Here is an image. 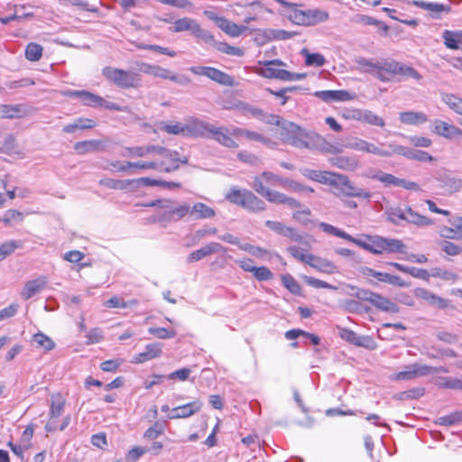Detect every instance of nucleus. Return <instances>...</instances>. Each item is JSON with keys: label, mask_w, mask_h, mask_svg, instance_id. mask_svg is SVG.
I'll return each mask as SVG.
<instances>
[{"label": "nucleus", "mask_w": 462, "mask_h": 462, "mask_svg": "<svg viewBox=\"0 0 462 462\" xmlns=\"http://www.w3.org/2000/svg\"><path fill=\"white\" fill-rule=\"evenodd\" d=\"M208 78L217 82L218 84L227 87L234 86L235 80L228 74L212 67H209V69H208Z\"/></svg>", "instance_id": "a19ab883"}, {"label": "nucleus", "mask_w": 462, "mask_h": 462, "mask_svg": "<svg viewBox=\"0 0 462 462\" xmlns=\"http://www.w3.org/2000/svg\"><path fill=\"white\" fill-rule=\"evenodd\" d=\"M314 96L324 102L348 101L355 98V95L346 90H321L316 91Z\"/></svg>", "instance_id": "aec40b11"}, {"label": "nucleus", "mask_w": 462, "mask_h": 462, "mask_svg": "<svg viewBox=\"0 0 462 462\" xmlns=\"http://www.w3.org/2000/svg\"><path fill=\"white\" fill-rule=\"evenodd\" d=\"M433 132L447 139H457L462 137V130L460 128L441 120L434 121Z\"/></svg>", "instance_id": "f3484780"}, {"label": "nucleus", "mask_w": 462, "mask_h": 462, "mask_svg": "<svg viewBox=\"0 0 462 462\" xmlns=\"http://www.w3.org/2000/svg\"><path fill=\"white\" fill-rule=\"evenodd\" d=\"M265 226L274 233L290 238L291 240L299 243L300 245L310 246L309 236L299 234L293 227L287 226L279 221H265Z\"/></svg>", "instance_id": "9b49d317"}, {"label": "nucleus", "mask_w": 462, "mask_h": 462, "mask_svg": "<svg viewBox=\"0 0 462 462\" xmlns=\"http://www.w3.org/2000/svg\"><path fill=\"white\" fill-rule=\"evenodd\" d=\"M284 180H287V178L280 177L271 171H263L260 175L253 178L251 187L256 193L263 197L270 203L283 204L291 208H300L301 205L297 199L277 190L270 189L264 186V183H266L273 186L279 185L284 188Z\"/></svg>", "instance_id": "f03ea898"}, {"label": "nucleus", "mask_w": 462, "mask_h": 462, "mask_svg": "<svg viewBox=\"0 0 462 462\" xmlns=\"http://www.w3.org/2000/svg\"><path fill=\"white\" fill-rule=\"evenodd\" d=\"M22 246L20 241L10 240L0 245V261L10 255L15 249Z\"/></svg>", "instance_id": "680f3d73"}, {"label": "nucleus", "mask_w": 462, "mask_h": 462, "mask_svg": "<svg viewBox=\"0 0 462 462\" xmlns=\"http://www.w3.org/2000/svg\"><path fill=\"white\" fill-rule=\"evenodd\" d=\"M210 44L214 45L216 49L223 53L242 57L244 55V51L238 47L231 46L226 42H217L215 40Z\"/></svg>", "instance_id": "13d9d810"}, {"label": "nucleus", "mask_w": 462, "mask_h": 462, "mask_svg": "<svg viewBox=\"0 0 462 462\" xmlns=\"http://www.w3.org/2000/svg\"><path fill=\"white\" fill-rule=\"evenodd\" d=\"M285 64L280 60H272L264 62V68H262L258 73L267 79H275L277 71L280 69L274 68V66H284Z\"/></svg>", "instance_id": "c03bdc74"}, {"label": "nucleus", "mask_w": 462, "mask_h": 462, "mask_svg": "<svg viewBox=\"0 0 462 462\" xmlns=\"http://www.w3.org/2000/svg\"><path fill=\"white\" fill-rule=\"evenodd\" d=\"M400 121L404 125H416L427 122L428 117L422 112L407 111L400 114Z\"/></svg>", "instance_id": "e433bc0d"}, {"label": "nucleus", "mask_w": 462, "mask_h": 462, "mask_svg": "<svg viewBox=\"0 0 462 462\" xmlns=\"http://www.w3.org/2000/svg\"><path fill=\"white\" fill-rule=\"evenodd\" d=\"M343 195L346 197L360 198L365 199H369L371 198V193L369 191L354 186L349 179L347 180V184Z\"/></svg>", "instance_id": "5fc2aeb1"}, {"label": "nucleus", "mask_w": 462, "mask_h": 462, "mask_svg": "<svg viewBox=\"0 0 462 462\" xmlns=\"http://www.w3.org/2000/svg\"><path fill=\"white\" fill-rule=\"evenodd\" d=\"M367 241L355 238L353 244L362 247L363 249L374 254H383L402 253L404 245L399 239L386 238L379 236H366Z\"/></svg>", "instance_id": "20e7f679"}, {"label": "nucleus", "mask_w": 462, "mask_h": 462, "mask_svg": "<svg viewBox=\"0 0 462 462\" xmlns=\"http://www.w3.org/2000/svg\"><path fill=\"white\" fill-rule=\"evenodd\" d=\"M387 219L394 224L401 225L402 221L406 220L407 207L402 208L401 207H390L386 209Z\"/></svg>", "instance_id": "37998d69"}, {"label": "nucleus", "mask_w": 462, "mask_h": 462, "mask_svg": "<svg viewBox=\"0 0 462 462\" xmlns=\"http://www.w3.org/2000/svg\"><path fill=\"white\" fill-rule=\"evenodd\" d=\"M161 130L170 134L187 136L186 124L180 122L163 123L161 126Z\"/></svg>", "instance_id": "09e8293b"}, {"label": "nucleus", "mask_w": 462, "mask_h": 462, "mask_svg": "<svg viewBox=\"0 0 462 462\" xmlns=\"http://www.w3.org/2000/svg\"><path fill=\"white\" fill-rule=\"evenodd\" d=\"M357 69L363 73H369L383 82L392 80L394 76L420 80L421 75L412 67L390 60H374L356 58Z\"/></svg>", "instance_id": "f257e3e1"}, {"label": "nucleus", "mask_w": 462, "mask_h": 462, "mask_svg": "<svg viewBox=\"0 0 462 462\" xmlns=\"http://www.w3.org/2000/svg\"><path fill=\"white\" fill-rule=\"evenodd\" d=\"M439 386L447 389L462 390V379L454 377H440Z\"/></svg>", "instance_id": "69168bd1"}, {"label": "nucleus", "mask_w": 462, "mask_h": 462, "mask_svg": "<svg viewBox=\"0 0 462 462\" xmlns=\"http://www.w3.org/2000/svg\"><path fill=\"white\" fill-rule=\"evenodd\" d=\"M134 180H115L111 178H105L99 180V184L112 189H126Z\"/></svg>", "instance_id": "de8ad7c7"}, {"label": "nucleus", "mask_w": 462, "mask_h": 462, "mask_svg": "<svg viewBox=\"0 0 462 462\" xmlns=\"http://www.w3.org/2000/svg\"><path fill=\"white\" fill-rule=\"evenodd\" d=\"M189 217L192 219H206L215 217V210L204 203L198 202L192 207L189 206Z\"/></svg>", "instance_id": "7c9ffc66"}, {"label": "nucleus", "mask_w": 462, "mask_h": 462, "mask_svg": "<svg viewBox=\"0 0 462 462\" xmlns=\"http://www.w3.org/2000/svg\"><path fill=\"white\" fill-rule=\"evenodd\" d=\"M42 56V47L34 42H30L25 49V58L30 61H37Z\"/></svg>", "instance_id": "bf43d9fd"}, {"label": "nucleus", "mask_w": 462, "mask_h": 462, "mask_svg": "<svg viewBox=\"0 0 462 462\" xmlns=\"http://www.w3.org/2000/svg\"><path fill=\"white\" fill-rule=\"evenodd\" d=\"M443 39L445 45L448 49L457 50L462 49V32L445 31L443 32Z\"/></svg>", "instance_id": "79ce46f5"}, {"label": "nucleus", "mask_w": 462, "mask_h": 462, "mask_svg": "<svg viewBox=\"0 0 462 462\" xmlns=\"http://www.w3.org/2000/svg\"><path fill=\"white\" fill-rule=\"evenodd\" d=\"M284 188L288 189L294 192L299 193H313L314 189L309 186H305L300 182L294 181L289 178H287V180L283 181Z\"/></svg>", "instance_id": "e2e57ef3"}, {"label": "nucleus", "mask_w": 462, "mask_h": 462, "mask_svg": "<svg viewBox=\"0 0 462 462\" xmlns=\"http://www.w3.org/2000/svg\"><path fill=\"white\" fill-rule=\"evenodd\" d=\"M313 150H318L326 153L337 154L344 152V144L330 143L327 142L323 136L315 133L310 151Z\"/></svg>", "instance_id": "a211bd4d"}, {"label": "nucleus", "mask_w": 462, "mask_h": 462, "mask_svg": "<svg viewBox=\"0 0 462 462\" xmlns=\"http://www.w3.org/2000/svg\"><path fill=\"white\" fill-rule=\"evenodd\" d=\"M319 227L322 229V231H324L329 235L343 238L348 242L353 243L355 240L354 236H350L349 234L346 233L345 231H343L332 225L322 222L319 224Z\"/></svg>", "instance_id": "6e6d98bb"}, {"label": "nucleus", "mask_w": 462, "mask_h": 462, "mask_svg": "<svg viewBox=\"0 0 462 462\" xmlns=\"http://www.w3.org/2000/svg\"><path fill=\"white\" fill-rule=\"evenodd\" d=\"M283 129L279 132L280 139L283 143L299 149H311L315 135L314 132H309L290 121L283 123Z\"/></svg>", "instance_id": "39448f33"}, {"label": "nucleus", "mask_w": 462, "mask_h": 462, "mask_svg": "<svg viewBox=\"0 0 462 462\" xmlns=\"http://www.w3.org/2000/svg\"><path fill=\"white\" fill-rule=\"evenodd\" d=\"M301 173L308 179L321 184L330 185L334 173L328 171L304 169Z\"/></svg>", "instance_id": "c85d7f7f"}, {"label": "nucleus", "mask_w": 462, "mask_h": 462, "mask_svg": "<svg viewBox=\"0 0 462 462\" xmlns=\"http://www.w3.org/2000/svg\"><path fill=\"white\" fill-rule=\"evenodd\" d=\"M186 127L187 136L209 138L213 125L197 118H190Z\"/></svg>", "instance_id": "2eb2a0df"}, {"label": "nucleus", "mask_w": 462, "mask_h": 462, "mask_svg": "<svg viewBox=\"0 0 462 462\" xmlns=\"http://www.w3.org/2000/svg\"><path fill=\"white\" fill-rule=\"evenodd\" d=\"M102 75L106 80L120 88H137L141 85L140 74L132 70L106 66L102 69Z\"/></svg>", "instance_id": "423d86ee"}, {"label": "nucleus", "mask_w": 462, "mask_h": 462, "mask_svg": "<svg viewBox=\"0 0 462 462\" xmlns=\"http://www.w3.org/2000/svg\"><path fill=\"white\" fill-rule=\"evenodd\" d=\"M231 203L238 205L252 212H262L266 209V204L248 189L233 188L226 196Z\"/></svg>", "instance_id": "0eeeda50"}, {"label": "nucleus", "mask_w": 462, "mask_h": 462, "mask_svg": "<svg viewBox=\"0 0 462 462\" xmlns=\"http://www.w3.org/2000/svg\"><path fill=\"white\" fill-rule=\"evenodd\" d=\"M440 187L445 189L446 192L454 193L458 191L462 187V180L454 177L444 176L439 179Z\"/></svg>", "instance_id": "8fccbe9b"}, {"label": "nucleus", "mask_w": 462, "mask_h": 462, "mask_svg": "<svg viewBox=\"0 0 462 462\" xmlns=\"http://www.w3.org/2000/svg\"><path fill=\"white\" fill-rule=\"evenodd\" d=\"M406 223L414 225L417 226H429L433 225V221L414 211L411 207H407V214H406Z\"/></svg>", "instance_id": "4c0bfd02"}, {"label": "nucleus", "mask_w": 462, "mask_h": 462, "mask_svg": "<svg viewBox=\"0 0 462 462\" xmlns=\"http://www.w3.org/2000/svg\"><path fill=\"white\" fill-rule=\"evenodd\" d=\"M250 112L256 117H259L261 120L265 122L269 125H274L279 126V131L283 129V123H288L289 121L284 120L283 118L280 117L279 116L273 115V114H263L262 110L253 108L250 110Z\"/></svg>", "instance_id": "58836bf2"}, {"label": "nucleus", "mask_w": 462, "mask_h": 462, "mask_svg": "<svg viewBox=\"0 0 462 462\" xmlns=\"http://www.w3.org/2000/svg\"><path fill=\"white\" fill-rule=\"evenodd\" d=\"M352 22L356 24L362 25H378L384 32L388 31V26L375 20L374 18L365 14H356L352 18Z\"/></svg>", "instance_id": "864d4df0"}, {"label": "nucleus", "mask_w": 462, "mask_h": 462, "mask_svg": "<svg viewBox=\"0 0 462 462\" xmlns=\"http://www.w3.org/2000/svg\"><path fill=\"white\" fill-rule=\"evenodd\" d=\"M153 77L160 78L162 79H170L173 82H177L181 85H187L189 83V78L186 76H177L174 73H172L171 70L160 67L158 65H155L154 71L152 73Z\"/></svg>", "instance_id": "2f4dec72"}, {"label": "nucleus", "mask_w": 462, "mask_h": 462, "mask_svg": "<svg viewBox=\"0 0 462 462\" xmlns=\"http://www.w3.org/2000/svg\"><path fill=\"white\" fill-rule=\"evenodd\" d=\"M371 303L377 309L385 312L398 313L400 311V308L395 303L378 293L374 295Z\"/></svg>", "instance_id": "473e14b6"}, {"label": "nucleus", "mask_w": 462, "mask_h": 462, "mask_svg": "<svg viewBox=\"0 0 462 462\" xmlns=\"http://www.w3.org/2000/svg\"><path fill=\"white\" fill-rule=\"evenodd\" d=\"M282 6L289 7L291 10L288 14V18L296 24L308 26L307 12L296 9L293 4L285 0H276Z\"/></svg>", "instance_id": "bb28decb"}, {"label": "nucleus", "mask_w": 462, "mask_h": 462, "mask_svg": "<svg viewBox=\"0 0 462 462\" xmlns=\"http://www.w3.org/2000/svg\"><path fill=\"white\" fill-rule=\"evenodd\" d=\"M395 154L402 155L408 159L415 160L418 162H432L433 157L427 152L421 150H414L396 143L393 146Z\"/></svg>", "instance_id": "412c9836"}, {"label": "nucleus", "mask_w": 462, "mask_h": 462, "mask_svg": "<svg viewBox=\"0 0 462 462\" xmlns=\"http://www.w3.org/2000/svg\"><path fill=\"white\" fill-rule=\"evenodd\" d=\"M124 155L131 158H149L154 156L165 158L169 160L171 165L165 166L164 164L160 167L161 171L167 173L177 171L180 168V163L188 164L189 162L188 157L180 156L177 151L153 144L128 147L125 149V153Z\"/></svg>", "instance_id": "7ed1b4c3"}, {"label": "nucleus", "mask_w": 462, "mask_h": 462, "mask_svg": "<svg viewBox=\"0 0 462 462\" xmlns=\"http://www.w3.org/2000/svg\"><path fill=\"white\" fill-rule=\"evenodd\" d=\"M443 101L456 113L462 116V98L455 95H446Z\"/></svg>", "instance_id": "338daca9"}, {"label": "nucleus", "mask_w": 462, "mask_h": 462, "mask_svg": "<svg viewBox=\"0 0 462 462\" xmlns=\"http://www.w3.org/2000/svg\"><path fill=\"white\" fill-rule=\"evenodd\" d=\"M106 146L102 140H88L78 142L74 144V150L79 154H85L88 152H94L97 151H104Z\"/></svg>", "instance_id": "a878e982"}, {"label": "nucleus", "mask_w": 462, "mask_h": 462, "mask_svg": "<svg viewBox=\"0 0 462 462\" xmlns=\"http://www.w3.org/2000/svg\"><path fill=\"white\" fill-rule=\"evenodd\" d=\"M332 166L343 171H355L358 168V160L354 156H337L329 159Z\"/></svg>", "instance_id": "c756f323"}, {"label": "nucleus", "mask_w": 462, "mask_h": 462, "mask_svg": "<svg viewBox=\"0 0 462 462\" xmlns=\"http://www.w3.org/2000/svg\"><path fill=\"white\" fill-rule=\"evenodd\" d=\"M361 122H365L366 124L381 127L384 126L385 125L384 120L382 117H380L379 116H377L376 114L373 113L370 110L362 111Z\"/></svg>", "instance_id": "052dcab7"}, {"label": "nucleus", "mask_w": 462, "mask_h": 462, "mask_svg": "<svg viewBox=\"0 0 462 462\" xmlns=\"http://www.w3.org/2000/svg\"><path fill=\"white\" fill-rule=\"evenodd\" d=\"M138 301L136 300H132L129 301H125L122 298L117 296H113L108 300L104 303V306L106 308H131L137 306Z\"/></svg>", "instance_id": "4d7b16f0"}, {"label": "nucleus", "mask_w": 462, "mask_h": 462, "mask_svg": "<svg viewBox=\"0 0 462 462\" xmlns=\"http://www.w3.org/2000/svg\"><path fill=\"white\" fill-rule=\"evenodd\" d=\"M30 115V109L25 105H0V117L22 118Z\"/></svg>", "instance_id": "5701e85b"}, {"label": "nucleus", "mask_w": 462, "mask_h": 462, "mask_svg": "<svg viewBox=\"0 0 462 462\" xmlns=\"http://www.w3.org/2000/svg\"><path fill=\"white\" fill-rule=\"evenodd\" d=\"M307 12L308 26L325 22L328 19V13L319 9H309Z\"/></svg>", "instance_id": "3c124183"}, {"label": "nucleus", "mask_w": 462, "mask_h": 462, "mask_svg": "<svg viewBox=\"0 0 462 462\" xmlns=\"http://www.w3.org/2000/svg\"><path fill=\"white\" fill-rule=\"evenodd\" d=\"M209 138H213L218 143L227 148H237L238 143L231 137L229 128L217 127L213 125Z\"/></svg>", "instance_id": "4be33fe9"}, {"label": "nucleus", "mask_w": 462, "mask_h": 462, "mask_svg": "<svg viewBox=\"0 0 462 462\" xmlns=\"http://www.w3.org/2000/svg\"><path fill=\"white\" fill-rule=\"evenodd\" d=\"M217 26L231 37H238L247 29L245 26L237 25L224 17L217 21Z\"/></svg>", "instance_id": "72a5a7b5"}, {"label": "nucleus", "mask_w": 462, "mask_h": 462, "mask_svg": "<svg viewBox=\"0 0 462 462\" xmlns=\"http://www.w3.org/2000/svg\"><path fill=\"white\" fill-rule=\"evenodd\" d=\"M164 161H162L161 162L153 161H147V162H125V165H121L119 170L120 171H127L129 169H137L140 171H147V170H157L159 166H163Z\"/></svg>", "instance_id": "c9c22d12"}, {"label": "nucleus", "mask_w": 462, "mask_h": 462, "mask_svg": "<svg viewBox=\"0 0 462 462\" xmlns=\"http://www.w3.org/2000/svg\"><path fill=\"white\" fill-rule=\"evenodd\" d=\"M310 246L307 248L306 245H300L301 247L296 245H291L287 248V252L295 259L302 262L306 264H310V258H312V254H307V252L311 248L310 237Z\"/></svg>", "instance_id": "f704fd0d"}, {"label": "nucleus", "mask_w": 462, "mask_h": 462, "mask_svg": "<svg viewBox=\"0 0 462 462\" xmlns=\"http://www.w3.org/2000/svg\"><path fill=\"white\" fill-rule=\"evenodd\" d=\"M413 5L421 9L427 10L432 14L434 17H439L442 12H449L450 6L438 3H429L424 1H413Z\"/></svg>", "instance_id": "ea45409f"}, {"label": "nucleus", "mask_w": 462, "mask_h": 462, "mask_svg": "<svg viewBox=\"0 0 462 462\" xmlns=\"http://www.w3.org/2000/svg\"><path fill=\"white\" fill-rule=\"evenodd\" d=\"M300 54L305 57V64L310 67H322L326 59L322 54L310 53L307 49H302Z\"/></svg>", "instance_id": "a18cd8bd"}, {"label": "nucleus", "mask_w": 462, "mask_h": 462, "mask_svg": "<svg viewBox=\"0 0 462 462\" xmlns=\"http://www.w3.org/2000/svg\"><path fill=\"white\" fill-rule=\"evenodd\" d=\"M162 209L161 219L168 222H177L186 216H189V205L187 203L179 204L172 200H157L152 203Z\"/></svg>", "instance_id": "1a4fd4ad"}, {"label": "nucleus", "mask_w": 462, "mask_h": 462, "mask_svg": "<svg viewBox=\"0 0 462 462\" xmlns=\"http://www.w3.org/2000/svg\"><path fill=\"white\" fill-rule=\"evenodd\" d=\"M393 146H396V143H391L388 144L381 143L380 145H376L365 141L364 152L388 158L395 154V152H393Z\"/></svg>", "instance_id": "b1692460"}, {"label": "nucleus", "mask_w": 462, "mask_h": 462, "mask_svg": "<svg viewBox=\"0 0 462 462\" xmlns=\"http://www.w3.org/2000/svg\"><path fill=\"white\" fill-rule=\"evenodd\" d=\"M414 294L417 298L423 300L431 307L445 310L449 306V300L444 299L427 289L424 288H417L414 291Z\"/></svg>", "instance_id": "4468645a"}, {"label": "nucleus", "mask_w": 462, "mask_h": 462, "mask_svg": "<svg viewBox=\"0 0 462 462\" xmlns=\"http://www.w3.org/2000/svg\"><path fill=\"white\" fill-rule=\"evenodd\" d=\"M162 353V344L154 342L152 344L146 345L144 351L135 355L133 357V363L134 364H143L149 360L157 358L161 356Z\"/></svg>", "instance_id": "6ab92c4d"}, {"label": "nucleus", "mask_w": 462, "mask_h": 462, "mask_svg": "<svg viewBox=\"0 0 462 462\" xmlns=\"http://www.w3.org/2000/svg\"><path fill=\"white\" fill-rule=\"evenodd\" d=\"M49 280L47 276L41 275L37 278L25 282L22 291L21 297L27 300L36 294L42 292L48 285Z\"/></svg>", "instance_id": "f8f14e48"}, {"label": "nucleus", "mask_w": 462, "mask_h": 462, "mask_svg": "<svg viewBox=\"0 0 462 462\" xmlns=\"http://www.w3.org/2000/svg\"><path fill=\"white\" fill-rule=\"evenodd\" d=\"M226 249L222 246L219 243L217 242H210L204 245L203 247L191 252L187 256V263H191L194 262H199L202 260L203 258L209 256L213 254L220 253V252H226Z\"/></svg>", "instance_id": "ddd939ff"}, {"label": "nucleus", "mask_w": 462, "mask_h": 462, "mask_svg": "<svg viewBox=\"0 0 462 462\" xmlns=\"http://www.w3.org/2000/svg\"><path fill=\"white\" fill-rule=\"evenodd\" d=\"M172 32H190L196 38L202 40L206 43L214 42V36L208 32L200 27L196 20L184 17L172 22V26L170 27Z\"/></svg>", "instance_id": "6e6552de"}, {"label": "nucleus", "mask_w": 462, "mask_h": 462, "mask_svg": "<svg viewBox=\"0 0 462 462\" xmlns=\"http://www.w3.org/2000/svg\"><path fill=\"white\" fill-rule=\"evenodd\" d=\"M282 282L283 286L288 289L293 294L300 293V285L291 274L282 275Z\"/></svg>", "instance_id": "0e129e2a"}, {"label": "nucleus", "mask_w": 462, "mask_h": 462, "mask_svg": "<svg viewBox=\"0 0 462 462\" xmlns=\"http://www.w3.org/2000/svg\"><path fill=\"white\" fill-rule=\"evenodd\" d=\"M201 407L202 402L200 401H193L171 409V412L168 414V418L170 420L186 419L199 412Z\"/></svg>", "instance_id": "dca6fc26"}, {"label": "nucleus", "mask_w": 462, "mask_h": 462, "mask_svg": "<svg viewBox=\"0 0 462 462\" xmlns=\"http://www.w3.org/2000/svg\"><path fill=\"white\" fill-rule=\"evenodd\" d=\"M67 95L71 97H78L85 106H98L102 97L85 90H70Z\"/></svg>", "instance_id": "cd10ccee"}, {"label": "nucleus", "mask_w": 462, "mask_h": 462, "mask_svg": "<svg viewBox=\"0 0 462 462\" xmlns=\"http://www.w3.org/2000/svg\"><path fill=\"white\" fill-rule=\"evenodd\" d=\"M448 370L443 367H432L427 365L414 363L405 366L403 371L397 373L393 379L397 381H410L417 377L426 376L430 374L447 373Z\"/></svg>", "instance_id": "9d476101"}, {"label": "nucleus", "mask_w": 462, "mask_h": 462, "mask_svg": "<svg viewBox=\"0 0 462 462\" xmlns=\"http://www.w3.org/2000/svg\"><path fill=\"white\" fill-rule=\"evenodd\" d=\"M65 400L63 397L57 393L51 395V403L50 409V416L51 418H59L64 411Z\"/></svg>", "instance_id": "49530a36"}, {"label": "nucleus", "mask_w": 462, "mask_h": 462, "mask_svg": "<svg viewBox=\"0 0 462 462\" xmlns=\"http://www.w3.org/2000/svg\"><path fill=\"white\" fill-rule=\"evenodd\" d=\"M32 343L36 347L42 348L46 351H50L55 346L53 340L42 332L33 335Z\"/></svg>", "instance_id": "603ef678"}, {"label": "nucleus", "mask_w": 462, "mask_h": 462, "mask_svg": "<svg viewBox=\"0 0 462 462\" xmlns=\"http://www.w3.org/2000/svg\"><path fill=\"white\" fill-rule=\"evenodd\" d=\"M310 266L320 273L335 274L338 273V267L330 260L313 254L310 258Z\"/></svg>", "instance_id": "393cba45"}, {"label": "nucleus", "mask_w": 462, "mask_h": 462, "mask_svg": "<svg viewBox=\"0 0 462 462\" xmlns=\"http://www.w3.org/2000/svg\"><path fill=\"white\" fill-rule=\"evenodd\" d=\"M460 421H462V411H456L438 419V423L444 426L455 425Z\"/></svg>", "instance_id": "774afa93"}]
</instances>
